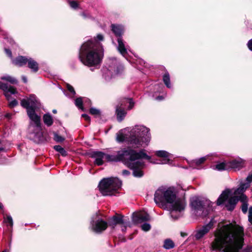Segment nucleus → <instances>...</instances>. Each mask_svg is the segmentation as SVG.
<instances>
[{"mask_svg":"<svg viewBox=\"0 0 252 252\" xmlns=\"http://www.w3.org/2000/svg\"><path fill=\"white\" fill-rule=\"evenodd\" d=\"M243 235L241 228L236 229L230 224L225 225L217 230L212 248L223 252H238L242 247Z\"/></svg>","mask_w":252,"mask_h":252,"instance_id":"nucleus-1","label":"nucleus"},{"mask_svg":"<svg viewBox=\"0 0 252 252\" xmlns=\"http://www.w3.org/2000/svg\"><path fill=\"white\" fill-rule=\"evenodd\" d=\"M143 158L150 159L151 157L147 155L144 150L137 152L131 148H124L116 152V154H105V159L109 162H122L128 168L132 170V175L137 178L144 175L143 169L145 167Z\"/></svg>","mask_w":252,"mask_h":252,"instance_id":"nucleus-2","label":"nucleus"},{"mask_svg":"<svg viewBox=\"0 0 252 252\" xmlns=\"http://www.w3.org/2000/svg\"><path fill=\"white\" fill-rule=\"evenodd\" d=\"M103 40L102 34H97L94 38L87 39L82 44L79 51L80 61L90 68L92 71L100 67L104 56L102 45L98 42Z\"/></svg>","mask_w":252,"mask_h":252,"instance_id":"nucleus-3","label":"nucleus"},{"mask_svg":"<svg viewBox=\"0 0 252 252\" xmlns=\"http://www.w3.org/2000/svg\"><path fill=\"white\" fill-rule=\"evenodd\" d=\"M154 201L160 207L167 208L174 220L181 217L186 206L185 199L177 197L175 189L172 187L159 188L155 193Z\"/></svg>","mask_w":252,"mask_h":252,"instance_id":"nucleus-4","label":"nucleus"},{"mask_svg":"<svg viewBox=\"0 0 252 252\" xmlns=\"http://www.w3.org/2000/svg\"><path fill=\"white\" fill-rule=\"evenodd\" d=\"M151 140L150 129L143 125H135L119 131L116 135L119 143L126 142L133 148H138L144 144L147 145Z\"/></svg>","mask_w":252,"mask_h":252,"instance_id":"nucleus-5","label":"nucleus"},{"mask_svg":"<svg viewBox=\"0 0 252 252\" xmlns=\"http://www.w3.org/2000/svg\"><path fill=\"white\" fill-rule=\"evenodd\" d=\"M35 109H29L27 114L30 119L29 126V136L35 142L40 141L42 136L40 116L35 113Z\"/></svg>","mask_w":252,"mask_h":252,"instance_id":"nucleus-6","label":"nucleus"},{"mask_svg":"<svg viewBox=\"0 0 252 252\" xmlns=\"http://www.w3.org/2000/svg\"><path fill=\"white\" fill-rule=\"evenodd\" d=\"M214 203L210 200L193 196L190 199V206L192 213L196 216H206L213 210Z\"/></svg>","mask_w":252,"mask_h":252,"instance_id":"nucleus-7","label":"nucleus"},{"mask_svg":"<svg viewBox=\"0 0 252 252\" xmlns=\"http://www.w3.org/2000/svg\"><path fill=\"white\" fill-rule=\"evenodd\" d=\"M122 181L117 178L110 177L101 180L98 186L99 190L103 196L115 195L121 188Z\"/></svg>","mask_w":252,"mask_h":252,"instance_id":"nucleus-8","label":"nucleus"},{"mask_svg":"<svg viewBox=\"0 0 252 252\" xmlns=\"http://www.w3.org/2000/svg\"><path fill=\"white\" fill-rule=\"evenodd\" d=\"M108 68L107 72L103 75L106 81L110 80L114 74H119L124 70V66L115 58L110 59L108 61Z\"/></svg>","mask_w":252,"mask_h":252,"instance_id":"nucleus-9","label":"nucleus"},{"mask_svg":"<svg viewBox=\"0 0 252 252\" xmlns=\"http://www.w3.org/2000/svg\"><path fill=\"white\" fill-rule=\"evenodd\" d=\"M111 28L113 32L118 37V50L123 57L126 58L128 47L125 45L122 36L124 32V26L121 25L112 24Z\"/></svg>","mask_w":252,"mask_h":252,"instance_id":"nucleus-10","label":"nucleus"},{"mask_svg":"<svg viewBox=\"0 0 252 252\" xmlns=\"http://www.w3.org/2000/svg\"><path fill=\"white\" fill-rule=\"evenodd\" d=\"M108 226V223L103 220L98 213H95L92 218L91 227L96 233H101Z\"/></svg>","mask_w":252,"mask_h":252,"instance_id":"nucleus-11","label":"nucleus"},{"mask_svg":"<svg viewBox=\"0 0 252 252\" xmlns=\"http://www.w3.org/2000/svg\"><path fill=\"white\" fill-rule=\"evenodd\" d=\"M134 105V102L132 98H125L120 107L116 108V114L119 122L122 121L125 118L126 112L124 110L123 106H127L128 110H131Z\"/></svg>","mask_w":252,"mask_h":252,"instance_id":"nucleus-12","label":"nucleus"},{"mask_svg":"<svg viewBox=\"0 0 252 252\" xmlns=\"http://www.w3.org/2000/svg\"><path fill=\"white\" fill-rule=\"evenodd\" d=\"M215 221L214 219H212L209 222L202 226L201 228L198 229L195 231L194 237L196 240H199L202 238L209 231L213 228Z\"/></svg>","mask_w":252,"mask_h":252,"instance_id":"nucleus-13","label":"nucleus"},{"mask_svg":"<svg viewBox=\"0 0 252 252\" xmlns=\"http://www.w3.org/2000/svg\"><path fill=\"white\" fill-rule=\"evenodd\" d=\"M156 155L158 157L162 158L163 159L161 160H151V158L150 159V162L153 164H170V154L164 150H159L156 152Z\"/></svg>","mask_w":252,"mask_h":252,"instance_id":"nucleus-14","label":"nucleus"},{"mask_svg":"<svg viewBox=\"0 0 252 252\" xmlns=\"http://www.w3.org/2000/svg\"><path fill=\"white\" fill-rule=\"evenodd\" d=\"M38 100L36 96L34 94H31L28 98L23 99L21 101V106L26 108L27 110L29 109H35Z\"/></svg>","mask_w":252,"mask_h":252,"instance_id":"nucleus-15","label":"nucleus"},{"mask_svg":"<svg viewBox=\"0 0 252 252\" xmlns=\"http://www.w3.org/2000/svg\"><path fill=\"white\" fill-rule=\"evenodd\" d=\"M150 219L149 215L145 212H135L132 215V220L133 222L135 224L148 221Z\"/></svg>","mask_w":252,"mask_h":252,"instance_id":"nucleus-16","label":"nucleus"},{"mask_svg":"<svg viewBox=\"0 0 252 252\" xmlns=\"http://www.w3.org/2000/svg\"><path fill=\"white\" fill-rule=\"evenodd\" d=\"M0 89H1L4 92V94L8 100H10L11 94H16L17 92L16 89L11 86L8 85L7 84L0 82Z\"/></svg>","mask_w":252,"mask_h":252,"instance_id":"nucleus-17","label":"nucleus"},{"mask_svg":"<svg viewBox=\"0 0 252 252\" xmlns=\"http://www.w3.org/2000/svg\"><path fill=\"white\" fill-rule=\"evenodd\" d=\"M108 223L109 226L114 228L118 224H126V222L124 219L123 216H114L109 219Z\"/></svg>","mask_w":252,"mask_h":252,"instance_id":"nucleus-18","label":"nucleus"},{"mask_svg":"<svg viewBox=\"0 0 252 252\" xmlns=\"http://www.w3.org/2000/svg\"><path fill=\"white\" fill-rule=\"evenodd\" d=\"M91 157L95 159L94 164L99 166L103 164V159L105 158V154L102 152L95 151L92 153Z\"/></svg>","mask_w":252,"mask_h":252,"instance_id":"nucleus-19","label":"nucleus"},{"mask_svg":"<svg viewBox=\"0 0 252 252\" xmlns=\"http://www.w3.org/2000/svg\"><path fill=\"white\" fill-rule=\"evenodd\" d=\"M244 161L240 158H238L230 161L229 166L235 170H239L244 166Z\"/></svg>","mask_w":252,"mask_h":252,"instance_id":"nucleus-20","label":"nucleus"},{"mask_svg":"<svg viewBox=\"0 0 252 252\" xmlns=\"http://www.w3.org/2000/svg\"><path fill=\"white\" fill-rule=\"evenodd\" d=\"M249 187L250 185L249 183L241 182L238 188L234 190V194L235 195H238L244 194V192Z\"/></svg>","mask_w":252,"mask_h":252,"instance_id":"nucleus-21","label":"nucleus"},{"mask_svg":"<svg viewBox=\"0 0 252 252\" xmlns=\"http://www.w3.org/2000/svg\"><path fill=\"white\" fill-rule=\"evenodd\" d=\"M230 194V190L226 189L222 191L217 200V205L220 206L228 199Z\"/></svg>","mask_w":252,"mask_h":252,"instance_id":"nucleus-22","label":"nucleus"},{"mask_svg":"<svg viewBox=\"0 0 252 252\" xmlns=\"http://www.w3.org/2000/svg\"><path fill=\"white\" fill-rule=\"evenodd\" d=\"M238 201V198L237 196H234L229 198L225 205L227 210L229 211L233 210Z\"/></svg>","mask_w":252,"mask_h":252,"instance_id":"nucleus-23","label":"nucleus"},{"mask_svg":"<svg viewBox=\"0 0 252 252\" xmlns=\"http://www.w3.org/2000/svg\"><path fill=\"white\" fill-rule=\"evenodd\" d=\"M209 157V155L206 156L201 157L199 158L195 159L192 160L190 163V165L193 167L194 168H198V166H199L201 164L204 163Z\"/></svg>","mask_w":252,"mask_h":252,"instance_id":"nucleus-24","label":"nucleus"},{"mask_svg":"<svg viewBox=\"0 0 252 252\" xmlns=\"http://www.w3.org/2000/svg\"><path fill=\"white\" fill-rule=\"evenodd\" d=\"M29 60V58L25 56H18L13 61V63L19 66H22L25 65Z\"/></svg>","mask_w":252,"mask_h":252,"instance_id":"nucleus-25","label":"nucleus"},{"mask_svg":"<svg viewBox=\"0 0 252 252\" xmlns=\"http://www.w3.org/2000/svg\"><path fill=\"white\" fill-rule=\"evenodd\" d=\"M28 67L32 70V71L36 72L38 70V64L37 63L31 58H29L28 61Z\"/></svg>","mask_w":252,"mask_h":252,"instance_id":"nucleus-26","label":"nucleus"},{"mask_svg":"<svg viewBox=\"0 0 252 252\" xmlns=\"http://www.w3.org/2000/svg\"><path fill=\"white\" fill-rule=\"evenodd\" d=\"M43 121L44 124L47 126H50L53 123V119L51 115L48 113L45 114L43 116Z\"/></svg>","mask_w":252,"mask_h":252,"instance_id":"nucleus-27","label":"nucleus"},{"mask_svg":"<svg viewBox=\"0 0 252 252\" xmlns=\"http://www.w3.org/2000/svg\"><path fill=\"white\" fill-rule=\"evenodd\" d=\"M1 79L9 82L12 84H17L18 81L15 78L9 75H5L1 77Z\"/></svg>","mask_w":252,"mask_h":252,"instance_id":"nucleus-28","label":"nucleus"},{"mask_svg":"<svg viewBox=\"0 0 252 252\" xmlns=\"http://www.w3.org/2000/svg\"><path fill=\"white\" fill-rule=\"evenodd\" d=\"M175 247L174 243L170 239H167L164 240L163 248L166 250H170Z\"/></svg>","mask_w":252,"mask_h":252,"instance_id":"nucleus-29","label":"nucleus"},{"mask_svg":"<svg viewBox=\"0 0 252 252\" xmlns=\"http://www.w3.org/2000/svg\"><path fill=\"white\" fill-rule=\"evenodd\" d=\"M163 81L166 86L168 88H171V84L170 83V78L169 74L168 72H165L163 76Z\"/></svg>","mask_w":252,"mask_h":252,"instance_id":"nucleus-30","label":"nucleus"},{"mask_svg":"<svg viewBox=\"0 0 252 252\" xmlns=\"http://www.w3.org/2000/svg\"><path fill=\"white\" fill-rule=\"evenodd\" d=\"M3 222L5 223L7 227L12 228L13 225V220L11 216L7 215L6 217H4Z\"/></svg>","mask_w":252,"mask_h":252,"instance_id":"nucleus-31","label":"nucleus"},{"mask_svg":"<svg viewBox=\"0 0 252 252\" xmlns=\"http://www.w3.org/2000/svg\"><path fill=\"white\" fill-rule=\"evenodd\" d=\"M83 103H84L82 97H78L75 100V105L79 109L84 110L83 107Z\"/></svg>","mask_w":252,"mask_h":252,"instance_id":"nucleus-32","label":"nucleus"},{"mask_svg":"<svg viewBox=\"0 0 252 252\" xmlns=\"http://www.w3.org/2000/svg\"><path fill=\"white\" fill-rule=\"evenodd\" d=\"M54 149L59 152L63 157H65L67 155L66 151L60 145L55 146Z\"/></svg>","mask_w":252,"mask_h":252,"instance_id":"nucleus-33","label":"nucleus"},{"mask_svg":"<svg viewBox=\"0 0 252 252\" xmlns=\"http://www.w3.org/2000/svg\"><path fill=\"white\" fill-rule=\"evenodd\" d=\"M214 169L218 171H222L226 169V166L224 162H221L217 164L214 167Z\"/></svg>","mask_w":252,"mask_h":252,"instance_id":"nucleus-34","label":"nucleus"},{"mask_svg":"<svg viewBox=\"0 0 252 252\" xmlns=\"http://www.w3.org/2000/svg\"><path fill=\"white\" fill-rule=\"evenodd\" d=\"M54 139L57 142H62L64 140V138L59 135L56 132L54 133Z\"/></svg>","mask_w":252,"mask_h":252,"instance_id":"nucleus-35","label":"nucleus"},{"mask_svg":"<svg viewBox=\"0 0 252 252\" xmlns=\"http://www.w3.org/2000/svg\"><path fill=\"white\" fill-rule=\"evenodd\" d=\"M67 89L68 91L69 92V93H70V97L74 96L76 93L74 90V88L71 85L67 84Z\"/></svg>","mask_w":252,"mask_h":252,"instance_id":"nucleus-36","label":"nucleus"},{"mask_svg":"<svg viewBox=\"0 0 252 252\" xmlns=\"http://www.w3.org/2000/svg\"><path fill=\"white\" fill-rule=\"evenodd\" d=\"M151 226L148 223H144L141 225L142 229L144 231H148L150 230Z\"/></svg>","mask_w":252,"mask_h":252,"instance_id":"nucleus-37","label":"nucleus"},{"mask_svg":"<svg viewBox=\"0 0 252 252\" xmlns=\"http://www.w3.org/2000/svg\"><path fill=\"white\" fill-rule=\"evenodd\" d=\"M237 197L238 198V201H241L242 203H244V202H248L247 197L244 194L239 195V196Z\"/></svg>","mask_w":252,"mask_h":252,"instance_id":"nucleus-38","label":"nucleus"},{"mask_svg":"<svg viewBox=\"0 0 252 252\" xmlns=\"http://www.w3.org/2000/svg\"><path fill=\"white\" fill-rule=\"evenodd\" d=\"M70 6L73 9H76L78 6V3L76 1L71 0L68 1Z\"/></svg>","mask_w":252,"mask_h":252,"instance_id":"nucleus-39","label":"nucleus"},{"mask_svg":"<svg viewBox=\"0 0 252 252\" xmlns=\"http://www.w3.org/2000/svg\"><path fill=\"white\" fill-rule=\"evenodd\" d=\"M90 113L94 115H99L100 114L99 110L93 107L90 108Z\"/></svg>","mask_w":252,"mask_h":252,"instance_id":"nucleus-40","label":"nucleus"},{"mask_svg":"<svg viewBox=\"0 0 252 252\" xmlns=\"http://www.w3.org/2000/svg\"><path fill=\"white\" fill-rule=\"evenodd\" d=\"M248 202H244L242 205V211L244 214H246L248 211Z\"/></svg>","mask_w":252,"mask_h":252,"instance_id":"nucleus-41","label":"nucleus"},{"mask_svg":"<svg viewBox=\"0 0 252 252\" xmlns=\"http://www.w3.org/2000/svg\"><path fill=\"white\" fill-rule=\"evenodd\" d=\"M18 104L17 100L15 99H13L11 101L9 102V105L10 107H14L16 106Z\"/></svg>","mask_w":252,"mask_h":252,"instance_id":"nucleus-42","label":"nucleus"},{"mask_svg":"<svg viewBox=\"0 0 252 252\" xmlns=\"http://www.w3.org/2000/svg\"><path fill=\"white\" fill-rule=\"evenodd\" d=\"M248 220H249V221L251 223H252V206H251L249 208Z\"/></svg>","mask_w":252,"mask_h":252,"instance_id":"nucleus-43","label":"nucleus"},{"mask_svg":"<svg viewBox=\"0 0 252 252\" xmlns=\"http://www.w3.org/2000/svg\"><path fill=\"white\" fill-rule=\"evenodd\" d=\"M84 104L89 107L91 104V102L90 99L88 98H84L83 99Z\"/></svg>","mask_w":252,"mask_h":252,"instance_id":"nucleus-44","label":"nucleus"},{"mask_svg":"<svg viewBox=\"0 0 252 252\" xmlns=\"http://www.w3.org/2000/svg\"><path fill=\"white\" fill-rule=\"evenodd\" d=\"M252 182V173L246 178V181L244 182V183H249V184L250 185V183Z\"/></svg>","mask_w":252,"mask_h":252,"instance_id":"nucleus-45","label":"nucleus"},{"mask_svg":"<svg viewBox=\"0 0 252 252\" xmlns=\"http://www.w3.org/2000/svg\"><path fill=\"white\" fill-rule=\"evenodd\" d=\"M4 51H5V52L6 53V54L10 58H12V53H11V51H10V50L8 49H7V48H5L4 49Z\"/></svg>","mask_w":252,"mask_h":252,"instance_id":"nucleus-46","label":"nucleus"},{"mask_svg":"<svg viewBox=\"0 0 252 252\" xmlns=\"http://www.w3.org/2000/svg\"><path fill=\"white\" fill-rule=\"evenodd\" d=\"M82 117L84 118L85 120L87 121H90V117L86 114H82Z\"/></svg>","mask_w":252,"mask_h":252,"instance_id":"nucleus-47","label":"nucleus"},{"mask_svg":"<svg viewBox=\"0 0 252 252\" xmlns=\"http://www.w3.org/2000/svg\"><path fill=\"white\" fill-rule=\"evenodd\" d=\"M130 174V172L127 170H124L122 171V174L124 176L129 175Z\"/></svg>","mask_w":252,"mask_h":252,"instance_id":"nucleus-48","label":"nucleus"},{"mask_svg":"<svg viewBox=\"0 0 252 252\" xmlns=\"http://www.w3.org/2000/svg\"><path fill=\"white\" fill-rule=\"evenodd\" d=\"M81 15L84 18H90L91 17L89 13L86 12H83Z\"/></svg>","mask_w":252,"mask_h":252,"instance_id":"nucleus-49","label":"nucleus"},{"mask_svg":"<svg viewBox=\"0 0 252 252\" xmlns=\"http://www.w3.org/2000/svg\"><path fill=\"white\" fill-rule=\"evenodd\" d=\"M247 44H248V46L249 49L251 51H252V39H251V40H250L249 41V42H248Z\"/></svg>","mask_w":252,"mask_h":252,"instance_id":"nucleus-50","label":"nucleus"},{"mask_svg":"<svg viewBox=\"0 0 252 252\" xmlns=\"http://www.w3.org/2000/svg\"><path fill=\"white\" fill-rule=\"evenodd\" d=\"M0 34H1L4 39H6L7 37V34L4 31H0Z\"/></svg>","mask_w":252,"mask_h":252,"instance_id":"nucleus-51","label":"nucleus"},{"mask_svg":"<svg viewBox=\"0 0 252 252\" xmlns=\"http://www.w3.org/2000/svg\"><path fill=\"white\" fill-rule=\"evenodd\" d=\"M22 79L24 83H26L27 82V79L25 76H23L22 77Z\"/></svg>","mask_w":252,"mask_h":252,"instance_id":"nucleus-52","label":"nucleus"},{"mask_svg":"<svg viewBox=\"0 0 252 252\" xmlns=\"http://www.w3.org/2000/svg\"><path fill=\"white\" fill-rule=\"evenodd\" d=\"M181 235L182 236V237H185L187 235V234L186 233H184V232H181Z\"/></svg>","mask_w":252,"mask_h":252,"instance_id":"nucleus-53","label":"nucleus"},{"mask_svg":"<svg viewBox=\"0 0 252 252\" xmlns=\"http://www.w3.org/2000/svg\"><path fill=\"white\" fill-rule=\"evenodd\" d=\"M163 99L162 96H160L157 97V100H162Z\"/></svg>","mask_w":252,"mask_h":252,"instance_id":"nucleus-54","label":"nucleus"},{"mask_svg":"<svg viewBox=\"0 0 252 252\" xmlns=\"http://www.w3.org/2000/svg\"><path fill=\"white\" fill-rule=\"evenodd\" d=\"M242 252H251L250 250H245Z\"/></svg>","mask_w":252,"mask_h":252,"instance_id":"nucleus-55","label":"nucleus"},{"mask_svg":"<svg viewBox=\"0 0 252 252\" xmlns=\"http://www.w3.org/2000/svg\"><path fill=\"white\" fill-rule=\"evenodd\" d=\"M124 225H126V224H124ZM126 229V225L124 226V228H122V231H125Z\"/></svg>","mask_w":252,"mask_h":252,"instance_id":"nucleus-56","label":"nucleus"},{"mask_svg":"<svg viewBox=\"0 0 252 252\" xmlns=\"http://www.w3.org/2000/svg\"><path fill=\"white\" fill-rule=\"evenodd\" d=\"M3 205L0 202V209H2Z\"/></svg>","mask_w":252,"mask_h":252,"instance_id":"nucleus-57","label":"nucleus"},{"mask_svg":"<svg viewBox=\"0 0 252 252\" xmlns=\"http://www.w3.org/2000/svg\"><path fill=\"white\" fill-rule=\"evenodd\" d=\"M53 113L55 114L57 113V110H55V109H54L53 111H52Z\"/></svg>","mask_w":252,"mask_h":252,"instance_id":"nucleus-58","label":"nucleus"},{"mask_svg":"<svg viewBox=\"0 0 252 252\" xmlns=\"http://www.w3.org/2000/svg\"><path fill=\"white\" fill-rule=\"evenodd\" d=\"M2 151H4V149L2 148H0V152Z\"/></svg>","mask_w":252,"mask_h":252,"instance_id":"nucleus-59","label":"nucleus"},{"mask_svg":"<svg viewBox=\"0 0 252 252\" xmlns=\"http://www.w3.org/2000/svg\"><path fill=\"white\" fill-rule=\"evenodd\" d=\"M2 252H8L7 250H5L3 251Z\"/></svg>","mask_w":252,"mask_h":252,"instance_id":"nucleus-60","label":"nucleus"},{"mask_svg":"<svg viewBox=\"0 0 252 252\" xmlns=\"http://www.w3.org/2000/svg\"><path fill=\"white\" fill-rule=\"evenodd\" d=\"M6 117H10V115L9 114H7L6 115Z\"/></svg>","mask_w":252,"mask_h":252,"instance_id":"nucleus-61","label":"nucleus"}]
</instances>
